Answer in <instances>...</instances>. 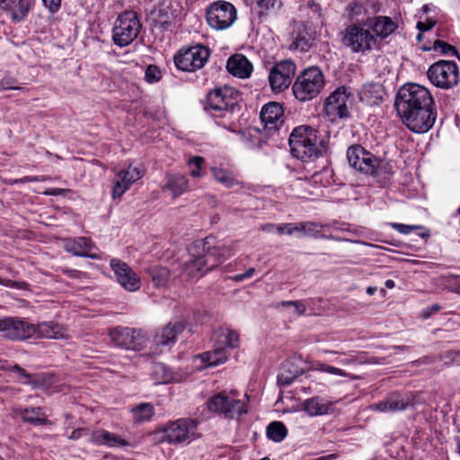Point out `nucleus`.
I'll return each instance as SVG.
<instances>
[{"mask_svg": "<svg viewBox=\"0 0 460 460\" xmlns=\"http://www.w3.org/2000/svg\"><path fill=\"white\" fill-rule=\"evenodd\" d=\"M394 107L402 123L414 133H426L437 119V108L430 92L418 84L401 86Z\"/></svg>", "mask_w": 460, "mask_h": 460, "instance_id": "1", "label": "nucleus"}, {"mask_svg": "<svg viewBox=\"0 0 460 460\" xmlns=\"http://www.w3.org/2000/svg\"><path fill=\"white\" fill-rule=\"evenodd\" d=\"M288 144L292 155L303 162L314 161L327 149L325 143L319 139L317 130L305 125L292 130Z\"/></svg>", "mask_w": 460, "mask_h": 460, "instance_id": "2", "label": "nucleus"}, {"mask_svg": "<svg viewBox=\"0 0 460 460\" xmlns=\"http://www.w3.org/2000/svg\"><path fill=\"white\" fill-rule=\"evenodd\" d=\"M325 86V76L322 69L312 66L303 69L295 79L292 92L295 98L302 102L316 98Z\"/></svg>", "mask_w": 460, "mask_h": 460, "instance_id": "3", "label": "nucleus"}, {"mask_svg": "<svg viewBox=\"0 0 460 460\" xmlns=\"http://www.w3.org/2000/svg\"><path fill=\"white\" fill-rule=\"evenodd\" d=\"M240 99V93L228 85L216 87L207 94L205 110L215 118L231 119Z\"/></svg>", "mask_w": 460, "mask_h": 460, "instance_id": "4", "label": "nucleus"}, {"mask_svg": "<svg viewBox=\"0 0 460 460\" xmlns=\"http://www.w3.org/2000/svg\"><path fill=\"white\" fill-rule=\"evenodd\" d=\"M142 30L139 14L135 11H125L116 19L112 29V40L118 47L130 45Z\"/></svg>", "mask_w": 460, "mask_h": 460, "instance_id": "5", "label": "nucleus"}, {"mask_svg": "<svg viewBox=\"0 0 460 460\" xmlns=\"http://www.w3.org/2000/svg\"><path fill=\"white\" fill-rule=\"evenodd\" d=\"M340 40L352 53L361 54L371 51L377 43L370 30L364 28L360 23L347 25L340 32Z\"/></svg>", "mask_w": 460, "mask_h": 460, "instance_id": "6", "label": "nucleus"}, {"mask_svg": "<svg viewBox=\"0 0 460 460\" xmlns=\"http://www.w3.org/2000/svg\"><path fill=\"white\" fill-rule=\"evenodd\" d=\"M209 411L225 419H238L247 413L244 402L236 398V394H228L226 391L217 393L206 402Z\"/></svg>", "mask_w": 460, "mask_h": 460, "instance_id": "7", "label": "nucleus"}, {"mask_svg": "<svg viewBox=\"0 0 460 460\" xmlns=\"http://www.w3.org/2000/svg\"><path fill=\"white\" fill-rule=\"evenodd\" d=\"M209 56L208 48L197 44L181 49L174 56V64L179 70L195 72L205 66Z\"/></svg>", "mask_w": 460, "mask_h": 460, "instance_id": "8", "label": "nucleus"}, {"mask_svg": "<svg viewBox=\"0 0 460 460\" xmlns=\"http://www.w3.org/2000/svg\"><path fill=\"white\" fill-rule=\"evenodd\" d=\"M206 18L211 28L223 31L228 29L235 22L237 11L232 3L217 0L207 7Z\"/></svg>", "mask_w": 460, "mask_h": 460, "instance_id": "9", "label": "nucleus"}, {"mask_svg": "<svg viewBox=\"0 0 460 460\" xmlns=\"http://www.w3.org/2000/svg\"><path fill=\"white\" fill-rule=\"evenodd\" d=\"M427 75L435 86L452 89L458 84L459 68L454 61L439 60L429 66Z\"/></svg>", "mask_w": 460, "mask_h": 460, "instance_id": "10", "label": "nucleus"}, {"mask_svg": "<svg viewBox=\"0 0 460 460\" xmlns=\"http://www.w3.org/2000/svg\"><path fill=\"white\" fill-rule=\"evenodd\" d=\"M197 429V420L190 418L179 419L163 429V440L170 444L190 443L199 437Z\"/></svg>", "mask_w": 460, "mask_h": 460, "instance_id": "11", "label": "nucleus"}, {"mask_svg": "<svg viewBox=\"0 0 460 460\" xmlns=\"http://www.w3.org/2000/svg\"><path fill=\"white\" fill-rule=\"evenodd\" d=\"M109 336L116 347L141 350L148 341L146 332L140 329L117 326L110 330Z\"/></svg>", "mask_w": 460, "mask_h": 460, "instance_id": "12", "label": "nucleus"}, {"mask_svg": "<svg viewBox=\"0 0 460 460\" xmlns=\"http://www.w3.org/2000/svg\"><path fill=\"white\" fill-rule=\"evenodd\" d=\"M347 159L352 168L365 174H373L380 164L378 158L360 145H352L348 148Z\"/></svg>", "mask_w": 460, "mask_h": 460, "instance_id": "13", "label": "nucleus"}, {"mask_svg": "<svg viewBox=\"0 0 460 460\" xmlns=\"http://www.w3.org/2000/svg\"><path fill=\"white\" fill-rule=\"evenodd\" d=\"M296 70V66L290 59L275 63L269 73V83L271 89L274 92H282L288 89L291 84Z\"/></svg>", "mask_w": 460, "mask_h": 460, "instance_id": "14", "label": "nucleus"}, {"mask_svg": "<svg viewBox=\"0 0 460 460\" xmlns=\"http://www.w3.org/2000/svg\"><path fill=\"white\" fill-rule=\"evenodd\" d=\"M0 332L12 341H24L35 334L34 324L17 317L0 319Z\"/></svg>", "mask_w": 460, "mask_h": 460, "instance_id": "15", "label": "nucleus"}, {"mask_svg": "<svg viewBox=\"0 0 460 460\" xmlns=\"http://www.w3.org/2000/svg\"><path fill=\"white\" fill-rule=\"evenodd\" d=\"M352 96L350 89L346 86H340L335 89L324 101L323 111L329 117L347 118L349 110L347 102Z\"/></svg>", "mask_w": 460, "mask_h": 460, "instance_id": "16", "label": "nucleus"}, {"mask_svg": "<svg viewBox=\"0 0 460 460\" xmlns=\"http://www.w3.org/2000/svg\"><path fill=\"white\" fill-rule=\"evenodd\" d=\"M195 246H201V249L204 252L202 256L207 261L206 271L215 269L231 255V250L228 246L224 244H214V238L210 236L199 242Z\"/></svg>", "mask_w": 460, "mask_h": 460, "instance_id": "17", "label": "nucleus"}, {"mask_svg": "<svg viewBox=\"0 0 460 460\" xmlns=\"http://www.w3.org/2000/svg\"><path fill=\"white\" fill-rule=\"evenodd\" d=\"M413 394H402L397 392L391 393L385 399L372 405V409L380 412H396L404 411L415 404Z\"/></svg>", "mask_w": 460, "mask_h": 460, "instance_id": "18", "label": "nucleus"}, {"mask_svg": "<svg viewBox=\"0 0 460 460\" xmlns=\"http://www.w3.org/2000/svg\"><path fill=\"white\" fill-rule=\"evenodd\" d=\"M142 176L143 172L138 167L132 165L117 172L111 191L112 199H120L130 186L141 179Z\"/></svg>", "mask_w": 460, "mask_h": 460, "instance_id": "19", "label": "nucleus"}, {"mask_svg": "<svg viewBox=\"0 0 460 460\" xmlns=\"http://www.w3.org/2000/svg\"><path fill=\"white\" fill-rule=\"evenodd\" d=\"M283 107L279 102H269L262 107L260 117L267 135L277 132L279 127L283 123Z\"/></svg>", "mask_w": 460, "mask_h": 460, "instance_id": "20", "label": "nucleus"}, {"mask_svg": "<svg viewBox=\"0 0 460 460\" xmlns=\"http://www.w3.org/2000/svg\"><path fill=\"white\" fill-rule=\"evenodd\" d=\"M111 267L113 270L118 282L128 291L139 289L141 281L139 277L125 262L112 259Z\"/></svg>", "mask_w": 460, "mask_h": 460, "instance_id": "21", "label": "nucleus"}, {"mask_svg": "<svg viewBox=\"0 0 460 460\" xmlns=\"http://www.w3.org/2000/svg\"><path fill=\"white\" fill-rule=\"evenodd\" d=\"M64 248L67 252L78 257L99 259L100 256L94 252L96 250L93 242L84 236L68 238L64 242Z\"/></svg>", "mask_w": 460, "mask_h": 460, "instance_id": "22", "label": "nucleus"}, {"mask_svg": "<svg viewBox=\"0 0 460 460\" xmlns=\"http://www.w3.org/2000/svg\"><path fill=\"white\" fill-rule=\"evenodd\" d=\"M36 0H0V9L15 22H22L35 5Z\"/></svg>", "mask_w": 460, "mask_h": 460, "instance_id": "23", "label": "nucleus"}, {"mask_svg": "<svg viewBox=\"0 0 460 460\" xmlns=\"http://www.w3.org/2000/svg\"><path fill=\"white\" fill-rule=\"evenodd\" d=\"M366 25L371 29L370 31L374 34L375 40H376L377 38H380L381 40L386 39L398 28V24L391 17L385 15L367 18Z\"/></svg>", "mask_w": 460, "mask_h": 460, "instance_id": "24", "label": "nucleus"}, {"mask_svg": "<svg viewBox=\"0 0 460 460\" xmlns=\"http://www.w3.org/2000/svg\"><path fill=\"white\" fill-rule=\"evenodd\" d=\"M185 329L182 322L169 323L157 330L154 336V344L156 347H166L175 343L180 333Z\"/></svg>", "mask_w": 460, "mask_h": 460, "instance_id": "25", "label": "nucleus"}, {"mask_svg": "<svg viewBox=\"0 0 460 460\" xmlns=\"http://www.w3.org/2000/svg\"><path fill=\"white\" fill-rule=\"evenodd\" d=\"M226 69L234 76L247 78L252 72V65L243 54H234L228 58Z\"/></svg>", "mask_w": 460, "mask_h": 460, "instance_id": "26", "label": "nucleus"}, {"mask_svg": "<svg viewBox=\"0 0 460 460\" xmlns=\"http://www.w3.org/2000/svg\"><path fill=\"white\" fill-rule=\"evenodd\" d=\"M152 15L155 24L168 30L178 16V10L173 9L172 4L163 3L152 12Z\"/></svg>", "mask_w": 460, "mask_h": 460, "instance_id": "27", "label": "nucleus"}, {"mask_svg": "<svg viewBox=\"0 0 460 460\" xmlns=\"http://www.w3.org/2000/svg\"><path fill=\"white\" fill-rule=\"evenodd\" d=\"M212 342L217 347L235 349L239 347V333L232 329L221 327L214 332Z\"/></svg>", "mask_w": 460, "mask_h": 460, "instance_id": "28", "label": "nucleus"}, {"mask_svg": "<svg viewBox=\"0 0 460 460\" xmlns=\"http://www.w3.org/2000/svg\"><path fill=\"white\" fill-rule=\"evenodd\" d=\"M90 442L98 446L112 447H126L128 445V441L120 438L115 433H111L105 429H98L92 432Z\"/></svg>", "mask_w": 460, "mask_h": 460, "instance_id": "29", "label": "nucleus"}, {"mask_svg": "<svg viewBox=\"0 0 460 460\" xmlns=\"http://www.w3.org/2000/svg\"><path fill=\"white\" fill-rule=\"evenodd\" d=\"M314 44V38L308 28L304 24L297 26L290 49L305 53L309 51Z\"/></svg>", "mask_w": 460, "mask_h": 460, "instance_id": "30", "label": "nucleus"}, {"mask_svg": "<svg viewBox=\"0 0 460 460\" xmlns=\"http://www.w3.org/2000/svg\"><path fill=\"white\" fill-rule=\"evenodd\" d=\"M35 334L45 339H65L67 338L65 327L53 321L42 322L34 325Z\"/></svg>", "mask_w": 460, "mask_h": 460, "instance_id": "31", "label": "nucleus"}, {"mask_svg": "<svg viewBox=\"0 0 460 460\" xmlns=\"http://www.w3.org/2000/svg\"><path fill=\"white\" fill-rule=\"evenodd\" d=\"M205 267H207V261L202 255L194 257L183 264L181 278L183 280H189L202 276L201 271Z\"/></svg>", "mask_w": 460, "mask_h": 460, "instance_id": "32", "label": "nucleus"}, {"mask_svg": "<svg viewBox=\"0 0 460 460\" xmlns=\"http://www.w3.org/2000/svg\"><path fill=\"white\" fill-rule=\"evenodd\" d=\"M188 179L181 174H168L164 189L169 190L173 198L182 195L188 189Z\"/></svg>", "mask_w": 460, "mask_h": 460, "instance_id": "33", "label": "nucleus"}, {"mask_svg": "<svg viewBox=\"0 0 460 460\" xmlns=\"http://www.w3.org/2000/svg\"><path fill=\"white\" fill-rule=\"evenodd\" d=\"M199 357L208 367H214L225 363L227 360L228 352L226 348L217 347L213 344L211 350L200 354Z\"/></svg>", "mask_w": 460, "mask_h": 460, "instance_id": "34", "label": "nucleus"}, {"mask_svg": "<svg viewBox=\"0 0 460 460\" xmlns=\"http://www.w3.org/2000/svg\"><path fill=\"white\" fill-rule=\"evenodd\" d=\"M298 234H300V235L302 236L327 238L326 235L321 234V233L325 229H329L330 225H323L320 223L307 221L298 223Z\"/></svg>", "mask_w": 460, "mask_h": 460, "instance_id": "35", "label": "nucleus"}, {"mask_svg": "<svg viewBox=\"0 0 460 460\" xmlns=\"http://www.w3.org/2000/svg\"><path fill=\"white\" fill-rule=\"evenodd\" d=\"M331 404L323 402L319 397H313L303 402V410L310 416H318L326 414L329 411Z\"/></svg>", "mask_w": 460, "mask_h": 460, "instance_id": "36", "label": "nucleus"}, {"mask_svg": "<svg viewBox=\"0 0 460 460\" xmlns=\"http://www.w3.org/2000/svg\"><path fill=\"white\" fill-rule=\"evenodd\" d=\"M146 271L155 287L161 288L167 284L170 278V271L167 268L152 266Z\"/></svg>", "mask_w": 460, "mask_h": 460, "instance_id": "37", "label": "nucleus"}, {"mask_svg": "<svg viewBox=\"0 0 460 460\" xmlns=\"http://www.w3.org/2000/svg\"><path fill=\"white\" fill-rule=\"evenodd\" d=\"M21 417L24 421L35 426L45 425L48 422L41 408L40 407L24 409L21 411Z\"/></svg>", "mask_w": 460, "mask_h": 460, "instance_id": "38", "label": "nucleus"}, {"mask_svg": "<svg viewBox=\"0 0 460 460\" xmlns=\"http://www.w3.org/2000/svg\"><path fill=\"white\" fill-rule=\"evenodd\" d=\"M266 434L269 439L281 442L288 435V429L280 421H272L268 425Z\"/></svg>", "mask_w": 460, "mask_h": 460, "instance_id": "39", "label": "nucleus"}, {"mask_svg": "<svg viewBox=\"0 0 460 460\" xmlns=\"http://www.w3.org/2000/svg\"><path fill=\"white\" fill-rule=\"evenodd\" d=\"M135 422L140 423L150 420L155 411L150 403L143 402L131 410Z\"/></svg>", "mask_w": 460, "mask_h": 460, "instance_id": "40", "label": "nucleus"}, {"mask_svg": "<svg viewBox=\"0 0 460 460\" xmlns=\"http://www.w3.org/2000/svg\"><path fill=\"white\" fill-rule=\"evenodd\" d=\"M360 100L369 105H375L382 101L379 95V86L375 84H368L364 86L361 93Z\"/></svg>", "mask_w": 460, "mask_h": 460, "instance_id": "41", "label": "nucleus"}, {"mask_svg": "<svg viewBox=\"0 0 460 460\" xmlns=\"http://www.w3.org/2000/svg\"><path fill=\"white\" fill-rule=\"evenodd\" d=\"M290 362L287 361L283 363L282 366V371L278 376V383L280 385H289L295 378L299 376L302 374V371L299 369H295L294 371H291L289 369Z\"/></svg>", "mask_w": 460, "mask_h": 460, "instance_id": "42", "label": "nucleus"}, {"mask_svg": "<svg viewBox=\"0 0 460 460\" xmlns=\"http://www.w3.org/2000/svg\"><path fill=\"white\" fill-rule=\"evenodd\" d=\"M212 172L216 181L223 184L225 187L230 188L234 185V178L231 172L221 168H213Z\"/></svg>", "mask_w": 460, "mask_h": 460, "instance_id": "43", "label": "nucleus"}, {"mask_svg": "<svg viewBox=\"0 0 460 460\" xmlns=\"http://www.w3.org/2000/svg\"><path fill=\"white\" fill-rule=\"evenodd\" d=\"M346 12L349 19L358 21V18L366 13V8L360 1L354 0L349 4H348L346 7Z\"/></svg>", "mask_w": 460, "mask_h": 460, "instance_id": "44", "label": "nucleus"}, {"mask_svg": "<svg viewBox=\"0 0 460 460\" xmlns=\"http://www.w3.org/2000/svg\"><path fill=\"white\" fill-rule=\"evenodd\" d=\"M439 359L446 367L460 366V350H447L439 355Z\"/></svg>", "mask_w": 460, "mask_h": 460, "instance_id": "45", "label": "nucleus"}, {"mask_svg": "<svg viewBox=\"0 0 460 460\" xmlns=\"http://www.w3.org/2000/svg\"><path fill=\"white\" fill-rule=\"evenodd\" d=\"M432 48L435 50H438L445 55L456 56L457 58L459 57L458 52L454 46H452L445 41H442L440 40H436L434 41Z\"/></svg>", "mask_w": 460, "mask_h": 460, "instance_id": "46", "label": "nucleus"}, {"mask_svg": "<svg viewBox=\"0 0 460 460\" xmlns=\"http://www.w3.org/2000/svg\"><path fill=\"white\" fill-rule=\"evenodd\" d=\"M204 163V158L202 156H193L188 162V165L190 168V175L195 178H199L200 176L201 166Z\"/></svg>", "mask_w": 460, "mask_h": 460, "instance_id": "47", "label": "nucleus"}, {"mask_svg": "<svg viewBox=\"0 0 460 460\" xmlns=\"http://www.w3.org/2000/svg\"><path fill=\"white\" fill-rule=\"evenodd\" d=\"M162 78L159 67L155 65H149L145 72V79L147 83L153 84L158 82Z\"/></svg>", "mask_w": 460, "mask_h": 460, "instance_id": "48", "label": "nucleus"}, {"mask_svg": "<svg viewBox=\"0 0 460 460\" xmlns=\"http://www.w3.org/2000/svg\"><path fill=\"white\" fill-rule=\"evenodd\" d=\"M276 232L279 234H288V235H292L294 234H298V232H299L298 223L279 224L276 226Z\"/></svg>", "mask_w": 460, "mask_h": 460, "instance_id": "49", "label": "nucleus"}, {"mask_svg": "<svg viewBox=\"0 0 460 460\" xmlns=\"http://www.w3.org/2000/svg\"><path fill=\"white\" fill-rule=\"evenodd\" d=\"M261 12L279 9L282 3L281 0H253Z\"/></svg>", "mask_w": 460, "mask_h": 460, "instance_id": "50", "label": "nucleus"}, {"mask_svg": "<svg viewBox=\"0 0 460 460\" xmlns=\"http://www.w3.org/2000/svg\"><path fill=\"white\" fill-rule=\"evenodd\" d=\"M248 135L251 138L258 139L257 142H254L250 138H246V145L249 148H255V147L261 148L262 147L265 141L261 140V138L260 137L261 133L257 128L249 130Z\"/></svg>", "mask_w": 460, "mask_h": 460, "instance_id": "51", "label": "nucleus"}, {"mask_svg": "<svg viewBox=\"0 0 460 460\" xmlns=\"http://www.w3.org/2000/svg\"><path fill=\"white\" fill-rule=\"evenodd\" d=\"M279 305L287 307L293 306L294 311L297 315H303L306 310V305L301 300L296 301H282L279 304Z\"/></svg>", "mask_w": 460, "mask_h": 460, "instance_id": "52", "label": "nucleus"}, {"mask_svg": "<svg viewBox=\"0 0 460 460\" xmlns=\"http://www.w3.org/2000/svg\"><path fill=\"white\" fill-rule=\"evenodd\" d=\"M435 23L436 22L431 19H428L426 22H419L417 23V28L419 30L417 40H420L422 38V33L430 31L434 27Z\"/></svg>", "mask_w": 460, "mask_h": 460, "instance_id": "53", "label": "nucleus"}, {"mask_svg": "<svg viewBox=\"0 0 460 460\" xmlns=\"http://www.w3.org/2000/svg\"><path fill=\"white\" fill-rule=\"evenodd\" d=\"M390 226L399 233L402 234H408L411 233L414 229H419L421 226H410V225H404L401 223H391Z\"/></svg>", "mask_w": 460, "mask_h": 460, "instance_id": "54", "label": "nucleus"}, {"mask_svg": "<svg viewBox=\"0 0 460 460\" xmlns=\"http://www.w3.org/2000/svg\"><path fill=\"white\" fill-rule=\"evenodd\" d=\"M43 6L48 9L50 13H56L61 7L62 0H41Z\"/></svg>", "mask_w": 460, "mask_h": 460, "instance_id": "55", "label": "nucleus"}, {"mask_svg": "<svg viewBox=\"0 0 460 460\" xmlns=\"http://www.w3.org/2000/svg\"><path fill=\"white\" fill-rule=\"evenodd\" d=\"M319 370H321L323 372L330 373L332 375H336V376H349V374L346 373L344 370L335 367H332V366L321 365L319 367Z\"/></svg>", "mask_w": 460, "mask_h": 460, "instance_id": "56", "label": "nucleus"}, {"mask_svg": "<svg viewBox=\"0 0 460 460\" xmlns=\"http://www.w3.org/2000/svg\"><path fill=\"white\" fill-rule=\"evenodd\" d=\"M46 181L45 176H25L20 179H15L12 181V184L27 183V182H38Z\"/></svg>", "mask_w": 460, "mask_h": 460, "instance_id": "57", "label": "nucleus"}, {"mask_svg": "<svg viewBox=\"0 0 460 460\" xmlns=\"http://www.w3.org/2000/svg\"><path fill=\"white\" fill-rule=\"evenodd\" d=\"M255 271L256 270L254 268H250L244 273L236 274V275L231 277V279L235 282H241V281H243L244 279L252 278L254 275Z\"/></svg>", "mask_w": 460, "mask_h": 460, "instance_id": "58", "label": "nucleus"}, {"mask_svg": "<svg viewBox=\"0 0 460 460\" xmlns=\"http://www.w3.org/2000/svg\"><path fill=\"white\" fill-rule=\"evenodd\" d=\"M441 306L438 304H434L431 306L426 307L421 311V315L424 319H428L440 310Z\"/></svg>", "mask_w": 460, "mask_h": 460, "instance_id": "59", "label": "nucleus"}, {"mask_svg": "<svg viewBox=\"0 0 460 460\" xmlns=\"http://www.w3.org/2000/svg\"><path fill=\"white\" fill-rule=\"evenodd\" d=\"M62 272L71 279H81L85 275L83 271L68 268L62 269Z\"/></svg>", "mask_w": 460, "mask_h": 460, "instance_id": "60", "label": "nucleus"}, {"mask_svg": "<svg viewBox=\"0 0 460 460\" xmlns=\"http://www.w3.org/2000/svg\"><path fill=\"white\" fill-rule=\"evenodd\" d=\"M4 284L6 287L15 288L17 289H26L28 287V284L24 281L6 280Z\"/></svg>", "mask_w": 460, "mask_h": 460, "instance_id": "61", "label": "nucleus"}, {"mask_svg": "<svg viewBox=\"0 0 460 460\" xmlns=\"http://www.w3.org/2000/svg\"><path fill=\"white\" fill-rule=\"evenodd\" d=\"M85 434H87V429L84 428H79L72 431L71 435L69 436V438L73 440H77Z\"/></svg>", "mask_w": 460, "mask_h": 460, "instance_id": "62", "label": "nucleus"}, {"mask_svg": "<svg viewBox=\"0 0 460 460\" xmlns=\"http://www.w3.org/2000/svg\"><path fill=\"white\" fill-rule=\"evenodd\" d=\"M276 226L277 225H275V224L269 223V224H265V225L261 226V229L262 231L271 233L273 231H276Z\"/></svg>", "mask_w": 460, "mask_h": 460, "instance_id": "63", "label": "nucleus"}, {"mask_svg": "<svg viewBox=\"0 0 460 460\" xmlns=\"http://www.w3.org/2000/svg\"><path fill=\"white\" fill-rule=\"evenodd\" d=\"M308 6L309 8L312 10V12L315 14H317L318 17L321 16V13H320V5L315 4V3H309L308 4Z\"/></svg>", "mask_w": 460, "mask_h": 460, "instance_id": "64", "label": "nucleus"}]
</instances>
